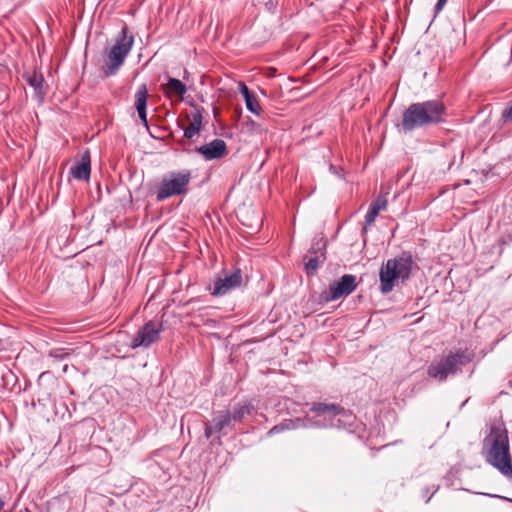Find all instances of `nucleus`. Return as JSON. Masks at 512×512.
<instances>
[{"mask_svg":"<svg viewBox=\"0 0 512 512\" xmlns=\"http://www.w3.org/2000/svg\"><path fill=\"white\" fill-rule=\"evenodd\" d=\"M191 181V171L182 169L166 173L156 193V200L162 202L173 196L185 195Z\"/></svg>","mask_w":512,"mask_h":512,"instance_id":"423d86ee","label":"nucleus"},{"mask_svg":"<svg viewBox=\"0 0 512 512\" xmlns=\"http://www.w3.org/2000/svg\"><path fill=\"white\" fill-rule=\"evenodd\" d=\"M473 357L474 354L468 349L451 351L446 356L433 360L427 367V375L438 382H445L449 376H455L461 372Z\"/></svg>","mask_w":512,"mask_h":512,"instance_id":"20e7f679","label":"nucleus"},{"mask_svg":"<svg viewBox=\"0 0 512 512\" xmlns=\"http://www.w3.org/2000/svg\"><path fill=\"white\" fill-rule=\"evenodd\" d=\"M91 173V163L89 153L82 155L81 161L71 168V174L75 179L88 180Z\"/></svg>","mask_w":512,"mask_h":512,"instance_id":"2eb2a0df","label":"nucleus"},{"mask_svg":"<svg viewBox=\"0 0 512 512\" xmlns=\"http://www.w3.org/2000/svg\"><path fill=\"white\" fill-rule=\"evenodd\" d=\"M253 406L248 402H240L233 406L231 418L233 422H241L245 416L252 413Z\"/></svg>","mask_w":512,"mask_h":512,"instance_id":"a211bd4d","label":"nucleus"},{"mask_svg":"<svg viewBox=\"0 0 512 512\" xmlns=\"http://www.w3.org/2000/svg\"><path fill=\"white\" fill-rule=\"evenodd\" d=\"M70 356V352L66 348H55L50 350L49 357L55 361H63Z\"/></svg>","mask_w":512,"mask_h":512,"instance_id":"b1692460","label":"nucleus"},{"mask_svg":"<svg viewBox=\"0 0 512 512\" xmlns=\"http://www.w3.org/2000/svg\"><path fill=\"white\" fill-rule=\"evenodd\" d=\"M245 104L248 111L256 115L260 114L261 106L254 94L245 100Z\"/></svg>","mask_w":512,"mask_h":512,"instance_id":"5701e85b","label":"nucleus"},{"mask_svg":"<svg viewBox=\"0 0 512 512\" xmlns=\"http://www.w3.org/2000/svg\"><path fill=\"white\" fill-rule=\"evenodd\" d=\"M447 109L439 99L412 103L402 114L397 124L399 131L412 132L419 128L439 125L446 122Z\"/></svg>","mask_w":512,"mask_h":512,"instance_id":"f257e3e1","label":"nucleus"},{"mask_svg":"<svg viewBox=\"0 0 512 512\" xmlns=\"http://www.w3.org/2000/svg\"><path fill=\"white\" fill-rule=\"evenodd\" d=\"M512 122V102L505 108L501 113L500 123L501 125Z\"/></svg>","mask_w":512,"mask_h":512,"instance_id":"393cba45","label":"nucleus"},{"mask_svg":"<svg viewBox=\"0 0 512 512\" xmlns=\"http://www.w3.org/2000/svg\"><path fill=\"white\" fill-rule=\"evenodd\" d=\"M414 260L409 252L388 259L379 272L380 291L383 294L390 293L399 282L405 283L411 276Z\"/></svg>","mask_w":512,"mask_h":512,"instance_id":"7ed1b4c3","label":"nucleus"},{"mask_svg":"<svg viewBox=\"0 0 512 512\" xmlns=\"http://www.w3.org/2000/svg\"><path fill=\"white\" fill-rule=\"evenodd\" d=\"M437 490H438V487L436 489H434L429 496H427L426 501H425L426 503H428L431 500L432 496L437 492Z\"/></svg>","mask_w":512,"mask_h":512,"instance_id":"7c9ffc66","label":"nucleus"},{"mask_svg":"<svg viewBox=\"0 0 512 512\" xmlns=\"http://www.w3.org/2000/svg\"><path fill=\"white\" fill-rule=\"evenodd\" d=\"M388 205L387 199L384 196H378L375 200H373L370 205L369 209L365 215V224L362 228V232H366L368 227L371 226L374 221L376 220L379 212L381 210L386 209Z\"/></svg>","mask_w":512,"mask_h":512,"instance_id":"4468645a","label":"nucleus"},{"mask_svg":"<svg viewBox=\"0 0 512 512\" xmlns=\"http://www.w3.org/2000/svg\"><path fill=\"white\" fill-rule=\"evenodd\" d=\"M232 426L231 411H221L217 413L210 422L205 424V437L209 439L214 434L221 433L224 429L231 428Z\"/></svg>","mask_w":512,"mask_h":512,"instance_id":"9b49d317","label":"nucleus"},{"mask_svg":"<svg viewBox=\"0 0 512 512\" xmlns=\"http://www.w3.org/2000/svg\"><path fill=\"white\" fill-rule=\"evenodd\" d=\"M482 454L488 464L505 477L512 478L508 431L503 423H494L482 441Z\"/></svg>","mask_w":512,"mask_h":512,"instance_id":"f03ea898","label":"nucleus"},{"mask_svg":"<svg viewBox=\"0 0 512 512\" xmlns=\"http://www.w3.org/2000/svg\"><path fill=\"white\" fill-rule=\"evenodd\" d=\"M134 97L137 112L147 110L148 89L145 84L138 87Z\"/></svg>","mask_w":512,"mask_h":512,"instance_id":"6ab92c4d","label":"nucleus"},{"mask_svg":"<svg viewBox=\"0 0 512 512\" xmlns=\"http://www.w3.org/2000/svg\"><path fill=\"white\" fill-rule=\"evenodd\" d=\"M28 84L34 89L37 97L42 98L44 95L43 82L44 79L40 74H32L27 77Z\"/></svg>","mask_w":512,"mask_h":512,"instance_id":"aec40b11","label":"nucleus"},{"mask_svg":"<svg viewBox=\"0 0 512 512\" xmlns=\"http://www.w3.org/2000/svg\"><path fill=\"white\" fill-rule=\"evenodd\" d=\"M203 116L202 112L199 109H195L190 114V124L184 131V137L187 139L193 138L196 134H198L202 128Z\"/></svg>","mask_w":512,"mask_h":512,"instance_id":"dca6fc26","label":"nucleus"},{"mask_svg":"<svg viewBox=\"0 0 512 512\" xmlns=\"http://www.w3.org/2000/svg\"><path fill=\"white\" fill-rule=\"evenodd\" d=\"M325 250L326 240L323 237H315L312 240L309 252L314 255L322 256V258L325 259Z\"/></svg>","mask_w":512,"mask_h":512,"instance_id":"412c9836","label":"nucleus"},{"mask_svg":"<svg viewBox=\"0 0 512 512\" xmlns=\"http://www.w3.org/2000/svg\"><path fill=\"white\" fill-rule=\"evenodd\" d=\"M239 92L242 94L244 100L253 95V93L243 82L239 83Z\"/></svg>","mask_w":512,"mask_h":512,"instance_id":"a878e982","label":"nucleus"},{"mask_svg":"<svg viewBox=\"0 0 512 512\" xmlns=\"http://www.w3.org/2000/svg\"><path fill=\"white\" fill-rule=\"evenodd\" d=\"M324 260L325 259H323L322 256H318V255H314L313 257L309 258V260L305 264L307 273L313 274L314 272H316L318 270V268L320 267V264Z\"/></svg>","mask_w":512,"mask_h":512,"instance_id":"4be33fe9","label":"nucleus"},{"mask_svg":"<svg viewBox=\"0 0 512 512\" xmlns=\"http://www.w3.org/2000/svg\"><path fill=\"white\" fill-rule=\"evenodd\" d=\"M487 495L490 496V497H494V498H499V499H503V500H507V501H512V499H509L507 497L500 496V495H494V494H487Z\"/></svg>","mask_w":512,"mask_h":512,"instance_id":"c85d7f7f","label":"nucleus"},{"mask_svg":"<svg viewBox=\"0 0 512 512\" xmlns=\"http://www.w3.org/2000/svg\"><path fill=\"white\" fill-rule=\"evenodd\" d=\"M329 170L335 175H339L338 169L334 165H330Z\"/></svg>","mask_w":512,"mask_h":512,"instance_id":"c756f323","label":"nucleus"},{"mask_svg":"<svg viewBox=\"0 0 512 512\" xmlns=\"http://www.w3.org/2000/svg\"><path fill=\"white\" fill-rule=\"evenodd\" d=\"M5 506V500L3 497L0 496V512L4 509Z\"/></svg>","mask_w":512,"mask_h":512,"instance_id":"2f4dec72","label":"nucleus"},{"mask_svg":"<svg viewBox=\"0 0 512 512\" xmlns=\"http://www.w3.org/2000/svg\"><path fill=\"white\" fill-rule=\"evenodd\" d=\"M133 42V36L128 35V29L124 26L115 44L107 54V60L103 69L105 76H113L118 72L129 54Z\"/></svg>","mask_w":512,"mask_h":512,"instance_id":"0eeeda50","label":"nucleus"},{"mask_svg":"<svg viewBox=\"0 0 512 512\" xmlns=\"http://www.w3.org/2000/svg\"><path fill=\"white\" fill-rule=\"evenodd\" d=\"M447 0H438L436 5H435V13H439L445 6Z\"/></svg>","mask_w":512,"mask_h":512,"instance_id":"cd10ccee","label":"nucleus"},{"mask_svg":"<svg viewBox=\"0 0 512 512\" xmlns=\"http://www.w3.org/2000/svg\"><path fill=\"white\" fill-rule=\"evenodd\" d=\"M299 428H312L311 417H297L294 419H285L280 424L272 427L268 432L267 436H272L281 433L286 430H295Z\"/></svg>","mask_w":512,"mask_h":512,"instance_id":"f8f14e48","label":"nucleus"},{"mask_svg":"<svg viewBox=\"0 0 512 512\" xmlns=\"http://www.w3.org/2000/svg\"><path fill=\"white\" fill-rule=\"evenodd\" d=\"M242 284V272L240 269H235L231 274L223 272L214 282L212 295L223 296L232 289H235Z\"/></svg>","mask_w":512,"mask_h":512,"instance_id":"9d476101","label":"nucleus"},{"mask_svg":"<svg viewBox=\"0 0 512 512\" xmlns=\"http://www.w3.org/2000/svg\"><path fill=\"white\" fill-rule=\"evenodd\" d=\"M138 116H139L142 124L148 129L149 124H148V120H147V110L138 111Z\"/></svg>","mask_w":512,"mask_h":512,"instance_id":"bb28decb","label":"nucleus"},{"mask_svg":"<svg viewBox=\"0 0 512 512\" xmlns=\"http://www.w3.org/2000/svg\"><path fill=\"white\" fill-rule=\"evenodd\" d=\"M226 150L227 145L222 139H214L210 143L197 148V152L201 154L206 160L219 159L225 155Z\"/></svg>","mask_w":512,"mask_h":512,"instance_id":"ddd939ff","label":"nucleus"},{"mask_svg":"<svg viewBox=\"0 0 512 512\" xmlns=\"http://www.w3.org/2000/svg\"><path fill=\"white\" fill-rule=\"evenodd\" d=\"M161 331V324L154 321H148L133 338L130 344L131 348L136 349L138 347H149L158 340Z\"/></svg>","mask_w":512,"mask_h":512,"instance_id":"1a4fd4ad","label":"nucleus"},{"mask_svg":"<svg viewBox=\"0 0 512 512\" xmlns=\"http://www.w3.org/2000/svg\"><path fill=\"white\" fill-rule=\"evenodd\" d=\"M311 411L316 415L311 417L312 428H351L355 416L337 404L314 403Z\"/></svg>","mask_w":512,"mask_h":512,"instance_id":"39448f33","label":"nucleus"},{"mask_svg":"<svg viewBox=\"0 0 512 512\" xmlns=\"http://www.w3.org/2000/svg\"><path fill=\"white\" fill-rule=\"evenodd\" d=\"M163 89L167 95H177L179 97H183L187 92L186 85L181 80L171 77L168 78V82Z\"/></svg>","mask_w":512,"mask_h":512,"instance_id":"f3484780","label":"nucleus"},{"mask_svg":"<svg viewBox=\"0 0 512 512\" xmlns=\"http://www.w3.org/2000/svg\"><path fill=\"white\" fill-rule=\"evenodd\" d=\"M356 280L355 275H343L339 280L332 282L328 290L322 292L321 299L328 303L350 295L357 288Z\"/></svg>","mask_w":512,"mask_h":512,"instance_id":"6e6552de","label":"nucleus"}]
</instances>
